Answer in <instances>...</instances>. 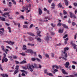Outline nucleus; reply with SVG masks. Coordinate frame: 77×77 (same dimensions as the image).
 Segmentation results:
<instances>
[{
    "mask_svg": "<svg viewBox=\"0 0 77 77\" xmlns=\"http://www.w3.org/2000/svg\"><path fill=\"white\" fill-rule=\"evenodd\" d=\"M34 65V66H33ZM27 69H30L31 72H33V69L38 68L37 64L35 63H34L33 65H30V64H29L28 66H27Z\"/></svg>",
    "mask_w": 77,
    "mask_h": 77,
    "instance_id": "f257e3e1",
    "label": "nucleus"
},
{
    "mask_svg": "<svg viewBox=\"0 0 77 77\" xmlns=\"http://www.w3.org/2000/svg\"><path fill=\"white\" fill-rule=\"evenodd\" d=\"M70 13V16L71 18H72V17H73L75 19L76 18V17L75 15V14H72V12H69Z\"/></svg>",
    "mask_w": 77,
    "mask_h": 77,
    "instance_id": "f03ea898",
    "label": "nucleus"
},
{
    "mask_svg": "<svg viewBox=\"0 0 77 77\" xmlns=\"http://www.w3.org/2000/svg\"><path fill=\"white\" fill-rule=\"evenodd\" d=\"M69 50V48L68 47L65 48L64 49V51H62V53L63 54H65L66 50Z\"/></svg>",
    "mask_w": 77,
    "mask_h": 77,
    "instance_id": "7ed1b4c3",
    "label": "nucleus"
},
{
    "mask_svg": "<svg viewBox=\"0 0 77 77\" xmlns=\"http://www.w3.org/2000/svg\"><path fill=\"white\" fill-rule=\"evenodd\" d=\"M26 53H29L32 54L33 53V51L31 49H28L27 51H25Z\"/></svg>",
    "mask_w": 77,
    "mask_h": 77,
    "instance_id": "20e7f679",
    "label": "nucleus"
},
{
    "mask_svg": "<svg viewBox=\"0 0 77 77\" xmlns=\"http://www.w3.org/2000/svg\"><path fill=\"white\" fill-rule=\"evenodd\" d=\"M8 60V59H7V58L6 57L5 58H3L2 60V63H3L4 62H7Z\"/></svg>",
    "mask_w": 77,
    "mask_h": 77,
    "instance_id": "39448f33",
    "label": "nucleus"
},
{
    "mask_svg": "<svg viewBox=\"0 0 77 77\" xmlns=\"http://www.w3.org/2000/svg\"><path fill=\"white\" fill-rule=\"evenodd\" d=\"M65 67L66 68H67V69H68V68H69V67H68V66H69V62H66V63H65Z\"/></svg>",
    "mask_w": 77,
    "mask_h": 77,
    "instance_id": "423d86ee",
    "label": "nucleus"
},
{
    "mask_svg": "<svg viewBox=\"0 0 77 77\" xmlns=\"http://www.w3.org/2000/svg\"><path fill=\"white\" fill-rule=\"evenodd\" d=\"M61 2H60L58 5V7H59L60 8H62V9H64V7H62V5H61Z\"/></svg>",
    "mask_w": 77,
    "mask_h": 77,
    "instance_id": "0eeeda50",
    "label": "nucleus"
},
{
    "mask_svg": "<svg viewBox=\"0 0 77 77\" xmlns=\"http://www.w3.org/2000/svg\"><path fill=\"white\" fill-rule=\"evenodd\" d=\"M54 67L56 68V69H59V67H58L57 66L55 65H53L52 66V69H54Z\"/></svg>",
    "mask_w": 77,
    "mask_h": 77,
    "instance_id": "6e6552de",
    "label": "nucleus"
},
{
    "mask_svg": "<svg viewBox=\"0 0 77 77\" xmlns=\"http://www.w3.org/2000/svg\"><path fill=\"white\" fill-rule=\"evenodd\" d=\"M61 25L64 28H65V29H69V28H68V26H67L65 24H61Z\"/></svg>",
    "mask_w": 77,
    "mask_h": 77,
    "instance_id": "1a4fd4ad",
    "label": "nucleus"
},
{
    "mask_svg": "<svg viewBox=\"0 0 77 77\" xmlns=\"http://www.w3.org/2000/svg\"><path fill=\"white\" fill-rule=\"evenodd\" d=\"M38 13L39 15H41L42 13V10L40 8H38Z\"/></svg>",
    "mask_w": 77,
    "mask_h": 77,
    "instance_id": "9d476101",
    "label": "nucleus"
},
{
    "mask_svg": "<svg viewBox=\"0 0 77 77\" xmlns=\"http://www.w3.org/2000/svg\"><path fill=\"white\" fill-rule=\"evenodd\" d=\"M62 72L63 74H68V73L66 72H65V70L63 69H62Z\"/></svg>",
    "mask_w": 77,
    "mask_h": 77,
    "instance_id": "9b49d317",
    "label": "nucleus"
},
{
    "mask_svg": "<svg viewBox=\"0 0 77 77\" xmlns=\"http://www.w3.org/2000/svg\"><path fill=\"white\" fill-rule=\"evenodd\" d=\"M9 12H8V13H4L3 14H2V15L4 17H5V18H6V15H9Z\"/></svg>",
    "mask_w": 77,
    "mask_h": 77,
    "instance_id": "f8f14e48",
    "label": "nucleus"
},
{
    "mask_svg": "<svg viewBox=\"0 0 77 77\" xmlns=\"http://www.w3.org/2000/svg\"><path fill=\"white\" fill-rule=\"evenodd\" d=\"M37 35H38V36H39V37H41V34H40V33H41V31H37Z\"/></svg>",
    "mask_w": 77,
    "mask_h": 77,
    "instance_id": "ddd939ff",
    "label": "nucleus"
},
{
    "mask_svg": "<svg viewBox=\"0 0 77 77\" xmlns=\"http://www.w3.org/2000/svg\"><path fill=\"white\" fill-rule=\"evenodd\" d=\"M39 21H41V22H47V21H48V20H43L42 19H39Z\"/></svg>",
    "mask_w": 77,
    "mask_h": 77,
    "instance_id": "4468645a",
    "label": "nucleus"
},
{
    "mask_svg": "<svg viewBox=\"0 0 77 77\" xmlns=\"http://www.w3.org/2000/svg\"><path fill=\"white\" fill-rule=\"evenodd\" d=\"M28 39L29 41H33L34 40L33 38L31 37H29Z\"/></svg>",
    "mask_w": 77,
    "mask_h": 77,
    "instance_id": "2eb2a0df",
    "label": "nucleus"
},
{
    "mask_svg": "<svg viewBox=\"0 0 77 77\" xmlns=\"http://www.w3.org/2000/svg\"><path fill=\"white\" fill-rule=\"evenodd\" d=\"M37 41L39 42H41L42 40L40 38H37Z\"/></svg>",
    "mask_w": 77,
    "mask_h": 77,
    "instance_id": "dca6fc26",
    "label": "nucleus"
},
{
    "mask_svg": "<svg viewBox=\"0 0 77 77\" xmlns=\"http://www.w3.org/2000/svg\"><path fill=\"white\" fill-rule=\"evenodd\" d=\"M45 39L46 41H49V37L48 36H47V37H45Z\"/></svg>",
    "mask_w": 77,
    "mask_h": 77,
    "instance_id": "f3484780",
    "label": "nucleus"
},
{
    "mask_svg": "<svg viewBox=\"0 0 77 77\" xmlns=\"http://www.w3.org/2000/svg\"><path fill=\"white\" fill-rule=\"evenodd\" d=\"M27 63L26 61L23 60L22 62H20V64H23V63Z\"/></svg>",
    "mask_w": 77,
    "mask_h": 77,
    "instance_id": "a211bd4d",
    "label": "nucleus"
},
{
    "mask_svg": "<svg viewBox=\"0 0 77 77\" xmlns=\"http://www.w3.org/2000/svg\"><path fill=\"white\" fill-rule=\"evenodd\" d=\"M61 58H62V59L63 60H64L65 61H66V60H67V59L66 58H65V57H59V59H61Z\"/></svg>",
    "mask_w": 77,
    "mask_h": 77,
    "instance_id": "6ab92c4d",
    "label": "nucleus"
},
{
    "mask_svg": "<svg viewBox=\"0 0 77 77\" xmlns=\"http://www.w3.org/2000/svg\"><path fill=\"white\" fill-rule=\"evenodd\" d=\"M47 75H49V76H53V75L51 73L48 72L47 74Z\"/></svg>",
    "mask_w": 77,
    "mask_h": 77,
    "instance_id": "aec40b11",
    "label": "nucleus"
},
{
    "mask_svg": "<svg viewBox=\"0 0 77 77\" xmlns=\"http://www.w3.org/2000/svg\"><path fill=\"white\" fill-rule=\"evenodd\" d=\"M72 46H73V48H74V49H76V47H77V45L75 44H73V45H72Z\"/></svg>",
    "mask_w": 77,
    "mask_h": 77,
    "instance_id": "412c9836",
    "label": "nucleus"
},
{
    "mask_svg": "<svg viewBox=\"0 0 77 77\" xmlns=\"http://www.w3.org/2000/svg\"><path fill=\"white\" fill-rule=\"evenodd\" d=\"M9 43V44H10V45H13V44H14V43H15L14 42H12L11 41H10Z\"/></svg>",
    "mask_w": 77,
    "mask_h": 77,
    "instance_id": "4be33fe9",
    "label": "nucleus"
},
{
    "mask_svg": "<svg viewBox=\"0 0 77 77\" xmlns=\"http://www.w3.org/2000/svg\"><path fill=\"white\" fill-rule=\"evenodd\" d=\"M63 30V29L61 30V29H59V33H62Z\"/></svg>",
    "mask_w": 77,
    "mask_h": 77,
    "instance_id": "5701e85b",
    "label": "nucleus"
},
{
    "mask_svg": "<svg viewBox=\"0 0 77 77\" xmlns=\"http://www.w3.org/2000/svg\"><path fill=\"white\" fill-rule=\"evenodd\" d=\"M63 13L64 15H66V14H67V13L66 12V11H65V10H63Z\"/></svg>",
    "mask_w": 77,
    "mask_h": 77,
    "instance_id": "b1692460",
    "label": "nucleus"
},
{
    "mask_svg": "<svg viewBox=\"0 0 77 77\" xmlns=\"http://www.w3.org/2000/svg\"><path fill=\"white\" fill-rule=\"evenodd\" d=\"M8 29L9 30V31H8L9 32V33H11V32H12V31L11 30V27H8Z\"/></svg>",
    "mask_w": 77,
    "mask_h": 77,
    "instance_id": "393cba45",
    "label": "nucleus"
},
{
    "mask_svg": "<svg viewBox=\"0 0 77 77\" xmlns=\"http://www.w3.org/2000/svg\"><path fill=\"white\" fill-rule=\"evenodd\" d=\"M18 70H17L14 71V75H15V74H17V73H18Z\"/></svg>",
    "mask_w": 77,
    "mask_h": 77,
    "instance_id": "a878e982",
    "label": "nucleus"
},
{
    "mask_svg": "<svg viewBox=\"0 0 77 77\" xmlns=\"http://www.w3.org/2000/svg\"><path fill=\"white\" fill-rule=\"evenodd\" d=\"M1 48H2V50L3 51H5V47L3 45L1 46Z\"/></svg>",
    "mask_w": 77,
    "mask_h": 77,
    "instance_id": "bb28decb",
    "label": "nucleus"
},
{
    "mask_svg": "<svg viewBox=\"0 0 77 77\" xmlns=\"http://www.w3.org/2000/svg\"><path fill=\"white\" fill-rule=\"evenodd\" d=\"M28 45H31V46H33V47H34L35 46V44H33L28 43Z\"/></svg>",
    "mask_w": 77,
    "mask_h": 77,
    "instance_id": "cd10ccee",
    "label": "nucleus"
},
{
    "mask_svg": "<svg viewBox=\"0 0 77 77\" xmlns=\"http://www.w3.org/2000/svg\"><path fill=\"white\" fill-rule=\"evenodd\" d=\"M11 1L14 5H16V2H15V0H11Z\"/></svg>",
    "mask_w": 77,
    "mask_h": 77,
    "instance_id": "c85d7f7f",
    "label": "nucleus"
},
{
    "mask_svg": "<svg viewBox=\"0 0 77 77\" xmlns=\"http://www.w3.org/2000/svg\"><path fill=\"white\" fill-rule=\"evenodd\" d=\"M23 9L25 11H27V10H29V9L28 8H26V7H23Z\"/></svg>",
    "mask_w": 77,
    "mask_h": 77,
    "instance_id": "c756f323",
    "label": "nucleus"
},
{
    "mask_svg": "<svg viewBox=\"0 0 77 77\" xmlns=\"http://www.w3.org/2000/svg\"><path fill=\"white\" fill-rule=\"evenodd\" d=\"M1 20H2V21H5L6 20H5V18H1V19H0Z\"/></svg>",
    "mask_w": 77,
    "mask_h": 77,
    "instance_id": "7c9ffc66",
    "label": "nucleus"
},
{
    "mask_svg": "<svg viewBox=\"0 0 77 77\" xmlns=\"http://www.w3.org/2000/svg\"><path fill=\"white\" fill-rule=\"evenodd\" d=\"M23 28L25 29V28H28V26L27 25H23Z\"/></svg>",
    "mask_w": 77,
    "mask_h": 77,
    "instance_id": "2f4dec72",
    "label": "nucleus"
},
{
    "mask_svg": "<svg viewBox=\"0 0 77 77\" xmlns=\"http://www.w3.org/2000/svg\"><path fill=\"white\" fill-rule=\"evenodd\" d=\"M64 57L65 58H67L68 57V55L67 54V53H66L64 55Z\"/></svg>",
    "mask_w": 77,
    "mask_h": 77,
    "instance_id": "473e14b6",
    "label": "nucleus"
},
{
    "mask_svg": "<svg viewBox=\"0 0 77 77\" xmlns=\"http://www.w3.org/2000/svg\"><path fill=\"white\" fill-rule=\"evenodd\" d=\"M44 72L45 74H47V73H48V72H47V69H45L44 70Z\"/></svg>",
    "mask_w": 77,
    "mask_h": 77,
    "instance_id": "72a5a7b5",
    "label": "nucleus"
},
{
    "mask_svg": "<svg viewBox=\"0 0 77 77\" xmlns=\"http://www.w3.org/2000/svg\"><path fill=\"white\" fill-rule=\"evenodd\" d=\"M65 5L66 6H68V1H65Z\"/></svg>",
    "mask_w": 77,
    "mask_h": 77,
    "instance_id": "f704fd0d",
    "label": "nucleus"
},
{
    "mask_svg": "<svg viewBox=\"0 0 77 77\" xmlns=\"http://www.w3.org/2000/svg\"><path fill=\"white\" fill-rule=\"evenodd\" d=\"M16 68H15V69H16V70H18V68H19V66L17 65L16 66Z\"/></svg>",
    "mask_w": 77,
    "mask_h": 77,
    "instance_id": "c9c22d12",
    "label": "nucleus"
},
{
    "mask_svg": "<svg viewBox=\"0 0 77 77\" xmlns=\"http://www.w3.org/2000/svg\"><path fill=\"white\" fill-rule=\"evenodd\" d=\"M3 58H5L6 57V54H5V53H4L3 54Z\"/></svg>",
    "mask_w": 77,
    "mask_h": 77,
    "instance_id": "e433bc0d",
    "label": "nucleus"
},
{
    "mask_svg": "<svg viewBox=\"0 0 77 77\" xmlns=\"http://www.w3.org/2000/svg\"><path fill=\"white\" fill-rule=\"evenodd\" d=\"M36 59L35 58H31V60L32 61H35L36 60Z\"/></svg>",
    "mask_w": 77,
    "mask_h": 77,
    "instance_id": "4c0bfd02",
    "label": "nucleus"
},
{
    "mask_svg": "<svg viewBox=\"0 0 77 77\" xmlns=\"http://www.w3.org/2000/svg\"><path fill=\"white\" fill-rule=\"evenodd\" d=\"M67 36H68V35L66 34L63 37V38L64 39H65V38H66V37H67Z\"/></svg>",
    "mask_w": 77,
    "mask_h": 77,
    "instance_id": "58836bf2",
    "label": "nucleus"
},
{
    "mask_svg": "<svg viewBox=\"0 0 77 77\" xmlns=\"http://www.w3.org/2000/svg\"><path fill=\"white\" fill-rule=\"evenodd\" d=\"M39 67H37V68H42V66L40 64L38 65Z\"/></svg>",
    "mask_w": 77,
    "mask_h": 77,
    "instance_id": "ea45409f",
    "label": "nucleus"
},
{
    "mask_svg": "<svg viewBox=\"0 0 77 77\" xmlns=\"http://www.w3.org/2000/svg\"><path fill=\"white\" fill-rule=\"evenodd\" d=\"M21 18L22 19H24V16H23V15L20 16V17H19V18Z\"/></svg>",
    "mask_w": 77,
    "mask_h": 77,
    "instance_id": "a19ab883",
    "label": "nucleus"
},
{
    "mask_svg": "<svg viewBox=\"0 0 77 77\" xmlns=\"http://www.w3.org/2000/svg\"><path fill=\"white\" fill-rule=\"evenodd\" d=\"M11 5H12V3L11 2H9V6L11 7Z\"/></svg>",
    "mask_w": 77,
    "mask_h": 77,
    "instance_id": "79ce46f5",
    "label": "nucleus"
},
{
    "mask_svg": "<svg viewBox=\"0 0 77 77\" xmlns=\"http://www.w3.org/2000/svg\"><path fill=\"white\" fill-rule=\"evenodd\" d=\"M45 57H47V58H48V57H49V55H48V54H45Z\"/></svg>",
    "mask_w": 77,
    "mask_h": 77,
    "instance_id": "37998d69",
    "label": "nucleus"
},
{
    "mask_svg": "<svg viewBox=\"0 0 77 77\" xmlns=\"http://www.w3.org/2000/svg\"><path fill=\"white\" fill-rule=\"evenodd\" d=\"M20 54H21L22 56H26V54L22 53H20Z\"/></svg>",
    "mask_w": 77,
    "mask_h": 77,
    "instance_id": "c03bdc74",
    "label": "nucleus"
},
{
    "mask_svg": "<svg viewBox=\"0 0 77 77\" xmlns=\"http://www.w3.org/2000/svg\"><path fill=\"white\" fill-rule=\"evenodd\" d=\"M72 63H74V64H75V65H77V63L75 61H72Z\"/></svg>",
    "mask_w": 77,
    "mask_h": 77,
    "instance_id": "a18cd8bd",
    "label": "nucleus"
},
{
    "mask_svg": "<svg viewBox=\"0 0 77 77\" xmlns=\"http://www.w3.org/2000/svg\"><path fill=\"white\" fill-rule=\"evenodd\" d=\"M3 42H6V43H8V44H9V42L8 41H3Z\"/></svg>",
    "mask_w": 77,
    "mask_h": 77,
    "instance_id": "49530a36",
    "label": "nucleus"
},
{
    "mask_svg": "<svg viewBox=\"0 0 77 77\" xmlns=\"http://www.w3.org/2000/svg\"><path fill=\"white\" fill-rule=\"evenodd\" d=\"M0 33L2 35H3L4 34V32L1 31H0Z\"/></svg>",
    "mask_w": 77,
    "mask_h": 77,
    "instance_id": "de8ad7c7",
    "label": "nucleus"
},
{
    "mask_svg": "<svg viewBox=\"0 0 77 77\" xmlns=\"http://www.w3.org/2000/svg\"><path fill=\"white\" fill-rule=\"evenodd\" d=\"M38 56L39 57V58H40V59H42V56L40 54H38Z\"/></svg>",
    "mask_w": 77,
    "mask_h": 77,
    "instance_id": "09e8293b",
    "label": "nucleus"
},
{
    "mask_svg": "<svg viewBox=\"0 0 77 77\" xmlns=\"http://www.w3.org/2000/svg\"><path fill=\"white\" fill-rule=\"evenodd\" d=\"M72 68L73 69H75V66H74V65H72Z\"/></svg>",
    "mask_w": 77,
    "mask_h": 77,
    "instance_id": "8fccbe9b",
    "label": "nucleus"
},
{
    "mask_svg": "<svg viewBox=\"0 0 77 77\" xmlns=\"http://www.w3.org/2000/svg\"><path fill=\"white\" fill-rule=\"evenodd\" d=\"M0 69H1V70H2V71H3V69L2 67V65H1V64H0Z\"/></svg>",
    "mask_w": 77,
    "mask_h": 77,
    "instance_id": "3c124183",
    "label": "nucleus"
},
{
    "mask_svg": "<svg viewBox=\"0 0 77 77\" xmlns=\"http://www.w3.org/2000/svg\"><path fill=\"white\" fill-rule=\"evenodd\" d=\"M73 5H74V6H77V3H73Z\"/></svg>",
    "mask_w": 77,
    "mask_h": 77,
    "instance_id": "603ef678",
    "label": "nucleus"
},
{
    "mask_svg": "<svg viewBox=\"0 0 77 77\" xmlns=\"http://www.w3.org/2000/svg\"><path fill=\"white\" fill-rule=\"evenodd\" d=\"M36 60H37V61H38V62H40L41 61V60H40V59L38 58H36Z\"/></svg>",
    "mask_w": 77,
    "mask_h": 77,
    "instance_id": "864d4df0",
    "label": "nucleus"
},
{
    "mask_svg": "<svg viewBox=\"0 0 77 77\" xmlns=\"http://www.w3.org/2000/svg\"><path fill=\"white\" fill-rule=\"evenodd\" d=\"M0 30H2V32H5V30H4V29L3 28H1L0 29Z\"/></svg>",
    "mask_w": 77,
    "mask_h": 77,
    "instance_id": "5fc2aeb1",
    "label": "nucleus"
},
{
    "mask_svg": "<svg viewBox=\"0 0 77 77\" xmlns=\"http://www.w3.org/2000/svg\"><path fill=\"white\" fill-rule=\"evenodd\" d=\"M57 26H61V23H58L57 24Z\"/></svg>",
    "mask_w": 77,
    "mask_h": 77,
    "instance_id": "6e6d98bb",
    "label": "nucleus"
},
{
    "mask_svg": "<svg viewBox=\"0 0 77 77\" xmlns=\"http://www.w3.org/2000/svg\"><path fill=\"white\" fill-rule=\"evenodd\" d=\"M4 51H6L7 52H9V50L8 49L5 50Z\"/></svg>",
    "mask_w": 77,
    "mask_h": 77,
    "instance_id": "4d7b16f0",
    "label": "nucleus"
},
{
    "mask_svg": "<svg viewBox=\"0 0 77 77\" xmlns=\"http://www.w3.org/2000/svg\"><path fill=\"white\" fill-rule=\"evenodd\" d=\"M58 68H60V69H62V68H63V67L61 66H58Z\"/></svg>",
    "mask_w": 77,
    "mask_h": 77,
    "instance_id": "13d9d810",
    "label": "nucleus"
},
{
    "mask_svg": "<svg viewBox=\"0 0 77 77\" xmlns=\"http://www.w3.org/2000/svg\"><path fill=\"white\" fill-rule=\"evenodd\" d=\"M22 50H27V48H23Z\"/></svg>",
    "mask_w": 77,
    "mask_h": 77,
    "instance_id": "bf43d9fd",
    "label": "nucleus"
},
{
    "mask_svg": "<svg viewBox=\"0 0 77 77\" xmlns=\"http://www.w3.org/2000/svg\"><path fill=\"white\" fill-rule=\"evenodd\" d=\"M75 22H73L72 23V25H73V26H75Z\"/></svg>",
    "mask_w": 77,
    "mask_h": 77,
    "instance_id": "052dcab7",
    "label": "nucleus"
},
{
    "mask_svg": "<svg viewBox=\"0 0 77 77\" xmlns=\"http://www.w3.org/2000/svg\"><path fill=\"white\" fill-rule=\"evenodd\" d=\"M30 36H35V35H34L33 34L31 33L30 34Z\"/></svg>",
    "mask_w": 77,
    "mask_h": 77,
    "instance_id": "680f3d73",
    "label": "nucleus"
},
{
    "mask_svg": "<svg viewBox=\"0 0 77 77\" xmlns=\"http://www.w3.org/2000/svg\"><path fill=\"white\" fill-rule=\"evenodd\" d=\"M17 25H18V27H21L20 26V23H18L17 24Z\"/></svg>",
    "mask_w": 77,
    "mask_h": 77,
    "instance_id": "e2e57ef3",
    "label": "nucleus"
},
{
    "mask_svg": "<svg viewBox=\"0 0 77 77\" xmlns=\"http://www.w3.org/2000/svg\"><path fill=\"white\" fill-rule=\"evenodd\" d=\"M20 71H21L22 72H26V71L24 70H20Z\"/></svg>",
    "mask_w": 77,
    "mask_h": 77,
    "instance_id": "0e129e2a",
    "label": "nucleus"
},
{
    "mask_svg": "<svg viewBox=\"0 0 77 77\" xmlns=\"http://www.w3.org/2000/svg\"><path fill=\"white\" fill-rule=\"evenodd\" d=\"M52 2V0H48V2L49 3H51V2Z\"/></svg>",
    "mask_w": 77,
    "mask_h": 77,
    "instance_id": "69168bd1",
    "label": "nucleus"
},
{
    "mask_svg": "<svg viewBox=\"0 0 77 77\" xmlns=\"http://www.w3.org/2000/svg\"><path fill=\"white\" fill-rule=\"evenodd\" d=\"M51 55L52 56V57H54V53H51Z\"/></svg>",
    "mask_w": 77,
    "mask_h": 77,
    "instance_id": "338daca9",
    "label": "nucleus"
},
{
    "mask_svg": "<svg viewBox=\"0 0 77 77\" xmlns=\"http://www.w3.org/2000/svg\"><path fill=\"white\" fill-rule=\"evenodd\" d=\"M15 62L16 63V64H18L19 63V62L18 61H15Z\"/></svg>",
    "mask_w": 77,
    "mask_h": 77,
    "instance_id": "774afa93",
    "label": "nucleus"
}]
</instances>
